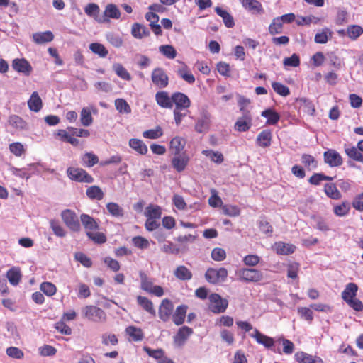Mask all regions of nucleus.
I'll return each mask as SVG.
<instances>
[{"label": "nucleus", "instance_id": "f257e3e1", "mask_svg": "<svg viewBox=\"0 0 363 363\" xmlns=\"http://www.w3.org/2000/svg\"><path fill=\"white\" fill-rule=\"evenodd\" d=\"M155 100L160 107L165 108H172L174 104L176 106L174 111L175 122L177 125L180 123L182 121V93H174L172 97H169L167 92L164 91H158L155 94Z\"/></svg>", "mask_w": 363, "mask_h": 363}, {"label": "nucleus", "instance_id": "f03ea898", "mask_svg": "<svg viewBox=\"0 0 363 363\" xmlns=\"http://www.w3.org/2000/svg\"><path fill=\"white\" fill-rule=\"evenodd\" d=\"M182 138L176 136L169 143V152L174 157L172 158V166L178 171L182 172V155L181 152Z\"/></svg>", "mask_w": 363, "mask_h": 363}, {"label": "nucleus", "instance_id": "7ed1b4c3", "mask_svg": "<svg viewBox=\"0 0 363 363\" xmlns=\"http://www.w3.org/2000/svg\"><path fill=\"white\" fill-rule=\"evenodd\" d=\"M140 288L148 294H152L157 297H161L164 295L163 288L158 285H154L152 281L143 272H140Z\"/></svg>", "mask_w": 363, "mask_h": 363}, {"label": "nucleus", "instance_id": "20e7f679", "mask_svg": "<svg viewBox=\"0 0 363 363\" xmlns=\"http://www.w3.org/2000/svg\"><path fill=\"white\" fill-rule=\"evenodd\" d=\"M61 218L65 225L72 231L79 232L80 223L76 213L71 209H65L61 212Z\"/></svg>", "mask_w": 363, "mask_h": 363}, {"label": "nucleus", "instance_id": "39448f33", "mask_svg": "<svg viewBox=\"0 0 363 363\" xmlns=\"http://www.w3.org/2000/svg\"><path fill=\"white\" fill-rule=\"evenodd\" d=\"M68 177L74 182L91 184L94 179L86 170L78 167H69L67 169Z\"/></svg>", "mask_w": 363, "mask_h": 363}, {"label": "nucleus", "instance_id": "423d86ee", "mask_svg": "<svg viewBox=\"0 0 363 363\" xmlns=\"http://www.w3.org/2000/svg\"><path fill=\"white\" fill-rule=\"evenodd\" d=\"M209 309L214 313H221L225 311L228 302L217 294H213L209 296Z\"/></svg>", "mask_w": 363, "mask_h": 363}, {"label": "nucleus", "instance_id": "0eeeda50", "mask_svg": "<svg viewBox=\"0 0 363 363\" xmlns=\"http://www.w3.org/2000/svg\"><path fill=\"white\" fill-rule=\"evenodd\" d=\"M238 276L240 280L247 282H258L263 279L262 272L252 268L240 269Z\"/></svg>", "mask_w": 363, "mask_h": 363}, {"label": "nucleus", "instance_id": "6e6552de", "mask_svg": "<svg viewBox=\"0 0 363 363\" xmlns=\"http://www.w3.org/2000/svg\"><path fill=\"white\" fill-rule=\"evenodd\" d=\"M228 276V271L225 268L220 267L219 269H208L206 274L205 277L206 280L211 284H217L223 282L225 280Z\"/></svg>", "mask_w": 363, "mask_h": 363}, {"label": "nucleus", "instance_id": "1a4fd4ad", "mask_svg": "<svg viewBox=\"0 0 363 363\" xmlns=\"http://www.w3.org/2000/svg\"><path fill=\"white\" fill-rule=\"evenodd\" d=\"M211 123V113L206 110H203L195 123L194 129L199 133H205L209 130Z\"/></svg>", "mask_w": 363, "mask_h": 363}, {"label": "nucleus", "instance_id": "9d476101", "mask_svg": "<svg viewBox=\"0 0 363 363\" xmlns=\"http://www.w3.org/2000/svg\"><path fill=\"white\" fill-rule=\"evenodd\" d=\"M84 316L94 322H101L106 320V313L100 308L95 306H86L84 308Z\"/></svg>", "mask_w": 363, "mask_h": 363}, {"label": "nucleus", "instance_id": "9b49d317", "mask_svg": "<svg viewBox=\"0 0 363 363\" xmlns=\"http://www.w3.org/2000/svg\"><path fill=\"white\" fill-rule=\"evenodd\" d=\"M252 121V118L250 113L247 111H244L242 116L237 119L234 128L238 132H246L251 128Z\"/></svg>", "mask_w": 363, "mask_h": 363}, {"label": "nucleus", "instance_id": "f8f14e48", "mask_svg": "<svg viewBox=\"0 0 363 363\" xmlns=\"http://www.w3.org/2000/svg\"><path fill=\"white\" fill-rule=\"evenodd\" d=\"M143 350L149 357L155 359L157 363H174L172 359L166 356L165 352L162 349L154 350L145 346Z\"/></svg>", "mask_w": 363, "mask_h": 363}, {"label": "nucleus", "instance_id": "ddd939ff", "mask_svg": "<svg viewBox=\"0 0 363 363\" xmlns=\"http://www.w3.org/2000/svg\"><path fill=\"white\" fill-rule=\"evenodd\" d=\"M152 80L159 88L166 87L168 84V77L161 68L155 69L152 73Z\"/></svg>", "mask_w": 363, "mask_h": 363}, {"label": "nucleus", "instance_id": "4468645a", "mask_svg": "<svg viewBox=\"0 0 363 363\" xmlns=\"http://www.w3.org/2000/svg\"><path fill=\"white\" fill-rule=\"evenodd\" d=\"M174 310V305L172 301L167 298L162 301L159 308V317L164 321H167L170 318Z\"/></svg>", "mask_w": 363, "mask_h": 363}, {"label": "nucleus", "instance_id": "2eb2a0df", "mask_svg": "<svg viewBox=\"0 0 363 363\" xmlns=\"http://www.w3.org/2000/svg\"><path fill=\"white\" fill-rule=\"evenodd\" d=\"M12 67L14 70L18 72L23 73L25 75L28 76L32 71V67L24 58H16L12 62Z\"/></svg>", "mask_w": 363, "mask_h": 363}, {"label": "nucleus", "instance_id": "dca6fc26", "mask_svg": "<svg viewBox=\"0 0 363 363\" xmlns=\"http://www.w3.org/2000/svg\"><path fill=\"white\" fill-rule=\"evenodd\" d=\"M324 160L330 167H338L342 164L340 155L334 150H328L324 152Z\"/></svg>", "mask_w": 363, "mask_h": 363}, {"label": "nucleus", "instance_id": "f3484780", "mask_svg": "<svg viewBox=\"0 0 363 363\" xmlns=\"http://www.w3.org/2000/svg\"><path fill=\"white\" fill-rule=\"evenodd\" d=\"M80 220L86 230V233L89 231L92 232L99 229V225L96 220L88 214L82 213L80 216Z\"/></svg>", "mask_w": 363, "mask_h": 363}, {"label": "nucleus", "instance_id": "a211bd4d", "mask_svg": "<svg viewBox=\"0 0 363 363\" xmlns=\"http://www.w3.org/2000/svg\"><path fill=\"white\" fill-rule=\"evenodd\" d=\"M6 277L12 286H17L21 281L22 274L19 267H12L6 274Z\"/></svg>", "mask_w": 363, "mask_h": 363}, {"label": "nucleus", "instance_id": "6ab92c4d", "mask_svg": "<svg viewBox=\"0 0 363 363\" xmlns=\"http://www.w3.org/2000/svg\"><path fill=\"white\" fill-rule=\"evenodd\" d=\"M242 6L250 12L262 14L264 13L261 3L257 0H242Z\"/></svg>", "mask_w": 363, "mask_h": 363}, {"label": "nucleus", "instance_id": "aec40b11", "mask_svg": "<svg viewBox=\"0 0 363 363\" xmlns=\"http://www.w3.org/2000/svg\"><path fill=\"white\" fill-rule=\"evenodd\" d=\"M250 337L255 338L257 343L263 345L265 347L269 348L274 344V340L262 333L258 330L255 329L252 333L250 334Z\"/></svg>", "mask_w": 363, "mask_h": 363}, {"label": "nucleus", "instance_id": "412c9836", "mask_svg": "<svg viewBox=\"0 0 363 363\" xmlns=\"http://www.w3.org/2000/svg\"><path fill=\"white\" fill-rule=\"evenodd\" d=\"M85 13L90 17H92L95 21L99 23L104 22L106 19L102 20L99 16L100 8L98 4L95 3H89L84 7Z\"/></svg>", "mask_w": 363, "mask_h": 363}, {"label": "nucleus", "instance_id": "4be33fe9", "mask_svg": "<svg viewBox=\"0 0 363 363\" xmlns=\"http://www.w3.org/2000/svg\"><path fill=\"white\" fill-rule=\"evenodd\" d=\"M295 359L298 363H323L320 357H313L304 352H296Z\"/></svg>", "mask_w": 363, "mask_h": 363}, {"label": "nucleus", "instance_id": "5701e85b", "mask_svg": "<svg viewBox=\"0 0 363 363\" xmlns=\"http://www.w3.org/2000/svg\"><path fill=\"white\" fill-rule=\"evenodd\" d=\"M131 35L137 39H142L143 38L150 35V31L147 27L139 23H134L131 27Z\"/></svg>", "mask_w": 363, "mask_h": 363}, {"label": "nucleus", "instance_id": "b1692460", "mask_svg": "<svg viewBox=\"0 0 363 363\" xmlns=\"http://www.w3.org/2000/svg\"><path fill=\"white\" fill-rule=\"evenodd\" d=\"M215 11L217 15L222 18L223 23L227 28H231L235 26L234 18L228 11L223 9L219 6H216L215 8Z\"/></svg>", "mask_w": 363, "mask_h": 363}, {"label": "nucleus", "instance_id": "393cba45", "mask_svg": "<svg viewBox=\"0 0 363 363\" xmlns=\"http://www.w3.org/2000/svg\"><path fill=\"white\" fill-rule=\"evenodd\" d=\"M137 303L146 312L152 316H155L156 311L154 308L153 303L151 300L147 298L145 296H137Z\"/></svg>", "mask_w": 363, "mask_h": 363}, {"label": "nucleus", "instance_id": "a878e982", "mask_svg": "<svg viewBox=\"0 0 363 363\" xmlns=\"http://www.w3.org/2000/svg\"><path fill=\"white\" fill-rule=\"evenodd\" d=\"M129 146L138 154L141 155H146L148 151L147 145L140 139L131 138L129 140Z\"/></svg>", "mask_w": 363, "mask_h": 363}, {"label": "nucleus", "instance_id": "bb28decb", "mask_svg": "<svg viewBox=\"0 0 363 363\" xmlns=\"http://www.w3.org/2000/svg\"><path fill=\"white\" fill-rule=\"evenodd\" d=\"M28 106L30 111L38 112L43 107V101L37 91L33 92L29 100L28 101Z\"/></svg>", "mask_w": 363, "mask_h": 363}, {"label": "nucleus", "instance_id": "cd10ccee", "mask_svg": "<svg viewBox=\"0 0 363 363\" xmlns=\"http://www.w3.org/2000/svg\"><path fill=\"white\" fill-rule=\"evenodd\" d=\"M358 287L356 284L349 283L346 285L344 291L342 292V298L347 303L350 300L355 298Z\"/></svg>", "mask_w": 363, "mask_h": 363}, {"label": "nucleus", "instance_id": "c85d7f7f", "mask_svg": "<svg viewBox=\"0 0 363 363\" xmlns=\"http://www.w3.org/2000/svg\"><path fill=\"white\" fill-rule=\"evenodd\" d=\"M53 33L51 31L38 32L33 34V40L36 44H43L52 41Z\"/></svg>", "mask_w": 363, "mask_h": 363}, {"label": "nucleus", "instance_id": "c756f323", "mask_svg": "<svg viewBox=\"0 0 363 363\" xmlns=\"http://www.w3.org/2000/svg\"><path fill=\"white\" fill-rule=\"evenodd\" d=\"M9 124L14 129L22 130L27 128V123L17 115H11L9 117Z\"/></svg>", "mask_w": 363, "mask_h": 363}, {"label": "nucleus", "instance_id": "7c9ffc66", "mask_svg": "<svg viewBox=\"0 0 363 363\" xmlns=\"http://www.w3.org/2000/svg\"><path fill=\"white\" fill-rule=\"evenodd\" d=\"M86 194L87 197L91 200H102L104 194L101 189L96 185L91 186L88 187L86 190Z\"/></svg>", "mask_w": 363, "mask_h": 363}, {"label": "nucleus", "instance_id": "2f4dec72", "mask_svg": "<svg viewBox=\"0 0 363 363\" xmlns=\"http://www.w3.org/2000/svg\"><path fill=\"white\" fill-rule=\"evenodd\" d=\"M274 250L277 254L289 255L294 252L296 247L291 244H286L283 242H276L274 245Z\"/></svg>", "mask_w": 363, "mask_h": 363}, {"label": "nucleus", "instance_id": "473e14b6", "mask_svg": "<svg viewBox=\"0 0 363 363\" xmlns=\"http://www.w3.org/2000/svg\"><path fill=\"white\" fill-rule=\"evenodd\" d=\"M272 140V133L270 130H264L259 133L257 138L258 145L262 147L270 146Z\"/></svg>", "mask_w": 363, "mask_h": 363}, {"label": "nucleus", "instance_id": "72a5a7b5", "mask_svg": "<svg viewBox=\"0 0 363 363\" xmlns=\"http://www.w3.org/2000/svg\"><path fill=\"white\" fill-rule=\"evenodd\" d=\"M145 216L150 219H159L162 216V208L157 205L150 204L145 208Z\"/></svg>", "mask_w": 363, "mask_h": 363}, {"label": "nucleus", "instance_id": "f704fd0d", "mask_svg": "<svg viewBox=\"0 0 363 363\" xmlns=\"http://www.w3.org/2000/svg\"><path fill=\"white\" fill-rule=\"evenodd\" d=\"M333 32L329 28H323L315 35L314 40L316 43L325 44L332 37Z\"/></svg>", "mask_w": 363, "mask_h": 363}, {"label": "nucleus", "instance_id": "c9c22d12", "mask_svg": "<svg viewBox=\"0 0 363 363\" xmlns=\"http://www.w3.org/2000/svg\"><path fill=\"white\" fill-rule=\"evenodd\" d=\"M125 332L135 342L141 341L144 337L143 330L135 326H128L126 328Z\"/></svg>", "mask_w": 363, "mask_h": 363}, {"label": "nucleus", "instance_id": "e433bc0d", "mask_svg": "<svg viewBox=\"0 0 363 363\" xmlns=\"http://www.w3.org/2000/svg\"><path fill=\"white\" fill-rule=\"evenodd\" d=\"M89 49L93 53L99 55L100 57L102 58L106 57L108 54V51L106 48V47L103 44L99 43H91L89 45Z\"/></svg>", "mask_w": 363, "mask_h": 363}, {"label": "nucleus", "instance_id": "4c0bfd02", "mask_svg": "<svg viewBox=\"0 0 363 363\" xmlns=\"http://www.w3.org/2000/svg\"><path fill=\"white\" fill-rule=\"evenodd\" d=\"M104 16L106 18H111L118 19L121 17V11L113 4H108L106 5L104 10Z\"/></svg>", "mask_w": 363, "mask_h": 363}, {"label": "nucleus", "instance_id": "58836bf2", "mask_svg": "<svg viewBox=\"0 0 363 363\" xmlns=\"http://www.w3.org/2000/svg\"><path fill=\"white\" fill-rule=\"evenodd\" d=\"M82 162L84 166L92 167L99 162V158L92 152H86L82 156Z\"/></svg>", "mask_w": 363, "mask_h": 363}, {"label": "nucleus", "instance_id": "ea45409f", "mask_svg": "<svg viewBox=\"0 0 363 363\" xmlns=\"http://www.w3.org/2000/svg\"><path fill=\"white\" fill-rule=\"evenodd\" d=\"M363 34V28L358 25H351L347 28V35L352 40H356Z\"/></svg>", "mask_w": 363, "mask_h": 363}, {"label": "nucleus", "instance_id": "a19ab883", "mask_svg": "<svg viewBox=\"0 0 363 363\" xmlns=\"http://www.w3.org/2000/svg\"><path fill=\"white\" fill-rule=\"evenodd\" d=\"M113 69L118 77L123 80L130 81L131 75L128 70L120 63H116L113 65Z\"/></svg>", "mask_w": 363, "mask_h": 363}, {"label": "nucleus", "instance_id": "79ce46f5", "mask_svg": "<svg viewBox=\"0 0 363 363\" xmlns=\"http://www.w3.org/2000/svg\"><path fill=\"white\" fill-rule=\"evenodd\" d=\"M261 115L267 118V123L269 125H275L280 118L279 113L272 109L262 111Z\"/></svg>", "mask_w": 363, "mask_h": 363}, {"label": "nucleus", "instance_id": "37998d69", "mask_svg": "<svg viewBox=\"0 0 363 363\" xmlns=\"http://www.w3.org/2000/svg\"><path fill=\"white\" fill-rule=\"evenodd\" d=\"M107 41L115 48H121L123 43L122 37L113 32H109L106 34Z\"/></svg>", "mask_w": 363, "mask_h": 363}, {"label": "nucleus", "instance_id": "c03bdc74", "mask_svg": "<svg viewBox=\"0 0 363 363\" xmlns=\"http://www.w3.org/2000/svg\"><path fill=\"white\" fill-rule=\"evenodd\" d=\"M106 208L108 213L114 217H123L124 216V211L122 207L118 203L114 202H109L106 204Z\"/></svg>", "mask_w": 363, "mask_h": 363}, {"label": "nucleus", "instance_id": "a18cd8bd", "mask_svg": "<svg viewBox=\"0 0 363 363\" xmlns=\"http://www.w3.org/2000/svg\"><path fill=\"white\" fill-rule=\"evenodd\" d=\"M324 191L328 197L333 199H340L342 196L334 184H326L324 186Z\"/></svg>", "mask_w": 363, "mask_h": 363}, {"label": "nucleus", "instance_id": "49530a36", "mask_svg": "<svg viewBox=\"0 0 363 363\" xmlns=\"http://www.w3.org/2000/svg\"><path fill=\"white\" fill-rule=\"evenodd\" d=\"M301 162L308 170L315 169L318 166V161L315 157L308 154L301 156Z\"/></svg>", "mask_w": 363, "mask_h": 363}, {"label": "nucleus", "instance_id": "de8ad7c7", "mask_svg": "<svg viewBox=\"0 0 363 363\" xmlns=\"http://www.w3.org/2000/svg\"><path fill=\"white\" fill-rule=\"evenodd\" d=\"M283 23L279 17L274 18L269 26V34L274 35L282 33Z\"/></svg>", "mask_w": 363, "mask_h": 363}, {"label": "nucleus", "instance_id": "09e8293b", "mask_svg": "<svg viewBox=\"0 0 363 363\" xmlns=\"http://www.w3.org/2000/svg\"><path fill=\"white\" fill-rule=\"evenodd\" d=\"M86 236L92 240L94 243L101 245L106 242L107 238L106 235L101 232L89 231L86 233Z\"/></svg>", "mask_w": 363, "mask_h": 363}, {"label": "nucleus", "instance_id": "8fccbe9b", "mask_svg": "<svg viewBox=\"0 0 363 363\" xmlns=\"http://www.w3.org/2000/svg\"><path fill=\"white\" fill-rule=\"evenodd\" d=\"M350 211V204L348 202H342L339 205L334 206V213L340 217L345 216L349 213Z\"/></svg>", "mask_w": 363, "mask_h": 363}, {"label": "nucleus", "instance_id": "3c124183", "mask_svg": "<svg viewBox=\"0 0 363 363\" xmlns=\"http://www.w3.org/2000/svg\"><path fill=\"white\" fill-rule=\"evenodd\" d=\"M50 225L53 231L54 234L60 238H64L66 236V231L63 228V227L60 225L58 220H50Z\"/></svg>", "mask_w": 363, "mask_h": 363}, {"label": "nucleus", "instance_id": "603ef678", "mask_svg": "<svg viewBox=\"0 0 363 363\" xmlns=\"http://www.w3.org/2000/svg\"><path fill=\"white\" fill-rule=\"evenodd\" d=\"M163 130L160 126H157L154 129H150L143 133V136L148 139H157L162 136Z\"/></svg>", "mask_w": 363, "mask_h": 363}, {"label": "nucleus", "instance_id": "864d4df0", "mask_svg": "<svg viewBox=\"0 0 363 363\" xmlns=\"http://www.w3.org/2000/svg\"><path fill=\"white\" fill-rule=\"evenodd\" d=\"M159 51L167 58L174 59L177 56V51L173 46L169 45H161Z\"/></svg>", "mask_w": 363, "mask_h": 363}, {"label": "nucleus", "instance_id": "5fc2aeb1", "mask_svg": "<svg viewBox=\"0 0 363 363\" xmlns=\"http://www.w3.org/2000/svg\"><path fill=\"white\" fill-rule=\"evenodd\" d=\"M80 121L83 125L89 126L93 122V118L90 110L88 108H83L81 111Z\"/></svg>", "mask_w": 363, "mask_h": 363}, {"label": "nucleus", "instance_id": "6e6d98bb", "mask_svg": "<svg viewBox=\"0 0 363 363\" xmlns=\"http://www.w3.org/2000/svg\"><path fill=\"white\" fill-rule=\"evenodd\" d=\"M116 108L119 113H130L131 112V108L127 101L123 99H117L115 100Z\"/></svg>", "mask_w": 363, "mask_h": 363}, {"label": "nucleus", "instance_id": "4d7b16f0", "mask_svg": "<svg viewBox=\"0 0 363 363\" xmlns=\"http://www.w3.org/2000/svg\"><path fill=\"white\" fill-rule=\"evenodd\" d=\"M283 65L285 67H296L300 65L299 56L294 53L289 57H285L283 60Z\"/></svg>", "mask_w": 363, "mask_h": 363}, {"label": "nucleus", "instance_id": "13d9d810", "mask_svg": "<svg viewBox=\"0 0 363 363\" xmlns=\"http://www.w3.org/2000/svg\"><path fill=\"white\" fill-rule=\"evenodd\" d=\"M40 290L47 296H51L55 294L57 288L55 284L51 282H43L40 286Z\"/></svg>", "mask_w": 363, "mask_h": 363}, {"label": "nucleus", "instance_id": "bf43d9fd", "mask_svg": "<svg viewBox=\"0 0 363 363\" xmlns=\"http://www.w3.org/2000/svg\"><path fill=\"white\" fill-rule=\"evenodd\" d=\"M133 245L139 249H147L150 246L149 241L142 236H135L132 238Z\"/></svg>", "mask_w": 363, "mask_h": 363}, {"label": "nucleus", "instance_id": "052dcab7", "mask_svg": "<svg viewBox=\"0 0 363 363\" xmlns=\"http://www.w3.org/2000/svg\"><path fill=\"white\" fill-rule=\"evenodd\" d=\"M333 179V178L331 177L325 176L320 173H315L310 177L308 182L313 185H318L322 181H332Z\"/></svg>", "mask_w": 363, "mask_h": 363}, {"label": "nucleus", "instance_id": "680f3d73", "mask_svg": "<svg viewBox=\"0 0 363 363\" xmlns=\"http://www.w3.org/2000/svg\"><path fill=\"white\" fill-rule=\"evenodd\" d=\"M9 150L16 157H21L25 153V148L19 142L12 143L9 145Z\"/></svg>", "mask_w": 363, "mask_h": 363}, {"label": "nucleus", "instance_id": "e2e57ef3", "mask_svg": "<svg viewBox=\"0 0 363 363\" xmlns=\"http://www.w3.org/2000/svg\"><path fill=\"white\" fill-rule=\"evenodd\" d=\"M6 354L13 358L16 359H21L24 357V353L23 352L16 347H9L6 350Z\"/></svg>", "mask_w": 363, "mask_h": 363}, {"label": "nucleus", "instance_id": "0e129e2a", "mask_svg": "<svg viewBox=\"0 0 363 363\" xmlns=\"http://www.w3.org/2000/svg\"><path fill=\"white\" fill-rule=\"evenodd\" d=\"M272 86L276 93L282 96H286L290 94L289 89L281 83L274 82L272 83Z\"/></svg>", "mask_w": 363, "mask_h": 363}, {"label": "nucleus", "instance_id": "69168bd1", "mask_svg": "<svg viewBox=\"0 0 363 363\" xmlns=\"http://www.w3.org/2000/svg\"><path fill=\"white\" fill-rule=\"evenodd\" d=\"M202 153L216 163L220 164L223 161V156L219 152L206 150H203Z\"/></svg>", "mask_w": 363, "mask_h": 363}, {"label": "nucleus", "instance_id": "338daca9", "mask_svg": "<svg viewBox=\"0 0 363 363\" xmlns=\"http://www.w3.org/2000/svg\"><path fill=\"white\" fill-rule=\"evenodd\" d=\"M222 211L225 215L233 217L238 216L240 213V208L233 205H223L222 206Z\"/></svg>", "mask_w": 363, "mask_h": 363}, {"label": "nucleus", "instance_id": "774afa93", "mask_svg": "<svg viewBox=\"0 0 363 363\" xmlns=\"http://www.w3.org/2000/svg\"><path fill=\"white\" fill-rule=\"evenodd\" d=\"M352 206L359 212H363V192L354 196Z\"/></svg>", "mask_w": 363, "mask_h": 363}]
</instances>
